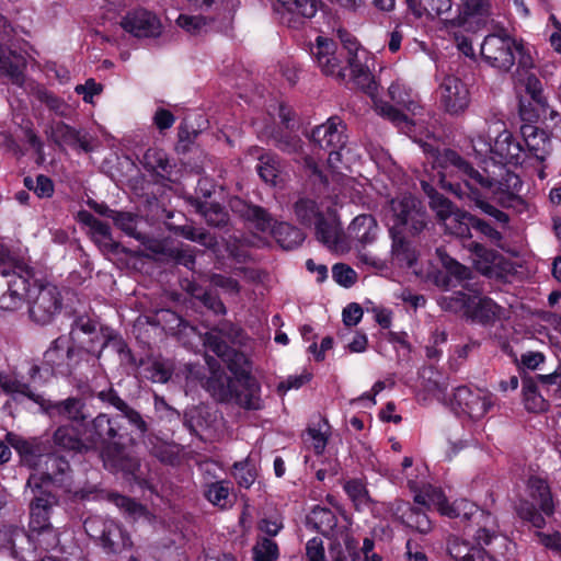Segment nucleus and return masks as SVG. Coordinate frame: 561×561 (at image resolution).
<instances>
[{
  "label": "nucleus",
  "mask_w": 561,
  "mask_h": 561,
  "mask_svg": "<svg viewBox=\"0 0 561 561\" xmlns=\"http://www.w3.org/2000/svg\"><path fill=\"white\" fill-rule=\"evenodd\" d=\"M416 504L435 507L442 515L449 518L472 520L479 529L474 538L479 546H486L485 551L490 561H516L515 545L506 537L497 536L494 531L495 518L489 512L480 510L466 499L456 500L449 504L443 491L431 484L419 488L415 481H409Z\"/></svg>",
  "instance_id": "1"
},
{
  "label": "nucleus",
  "mask_w": 561,
  "mask_h": 561,
  "mask_svg": "<svg viewBox=\"0 0 561 561\" xmlns=\"http://www.w3.org/2000/svg\"><path fill=\"white\" fill-rule=\"evenodd\" d=\"M33 277L31 270L23 263H15L12 272H0V308L13 311L22 307L25 298L30 305L31 318L41 324L48 323L60 309V298L56 286L51 284L30 286Z\"/></svg>",
  "instance_id": "2"
},
{
  "label": "nucleus",
  "mask_w": 561,
  "mask_h": 561,
  "mask_svg": "<svg viewBox=\"0 0 561 561\" xmlns=\"http://www.w3.org/2000/svg\"><path fill=\"white\" fill-rule=\"evenodd\" d=\"M311 55L323 75L353 81L368 94H375L377 85L367 64L368 53L357 42H348L343 49H339L332 39L318 36Z\"/></svg>",
  "instance_id": "3"
},
{
  "label": "nucleus",
  "mask_w": 561,
  "mask_h": 561,
  "mask_svg": "<svg viewBox=\"0 0 561 561\" xmlns=\"http://www.w3.org/2000/svg\"><path fill=\"white\" fill-rule=\"evenodd\" d=\"M90 432L85 437L89 449L102 445L101 456L106 467L129 473L138 468L139 462L131 448L133 439H128L129 445L122 442L123 436L117 435L106 414H99L93 420Z\"/></svg>",
  "instance_id": "4"
},
{
  "label": "nucleus",
  "mask_w": 561,
  "mask_h": 561,
  "mask_svg": "<svg viewBox=\"0 0 561 561\" xmlns=\"http://www.w3.org/2000/svg\"><path fill=\"white\" fill-rule=\"evenodd\" d=\"M474 152L497 163H519L522 146L501 121L484 122L472 135Z\"/></svg>",
  "instance_id": "5"
},
{
  "label": "nucleus",
  "mask_w": 561,
  "mask_h": 561,
  "mask_svg": "<svg viewBox=\"0 0 561 561\" xmlns=\"http://www.w3.org/2000/svg\"><path fill=\"white\" fill-rule=\"evenodd\" d=\"M480 54L486 65L504 72L511 70L516 59L524 69L535 66L529 48L506 32L485 36L480 47Z\"/></svg>",
  "instance_id": "6"
},
{
  "label": "nucleus",
  "mask_w": 561,
  "mask_h": 561,
  "mask_svg": "<svg viewBox=\"0 0 561 561\" xmlns=\"http://www.w3.org/2000/svg\"><path fill=\"white\" fill-rule=\"evenodd\" d=\"M228 376L220 368H211V375L206 382L207 390L218 401H233L245 409H257L259 397L255 381L244 371Z\"/></svg>",
  "instance_id": "7"
},
{
  "label": "nucleus",
  "mask_w": 561,
  "mask_h": 561,
  "mask_svg": "<svg viewBox=\"0 0 561 561\" xmlns=\"http://www.w3.org/2000/svg\"><path fill=\"white\" fill-rule=\"evenodd\" d=\"M297 219L306 225H314L316 237L319 242L335 252L347 249L336 214L327 209L321 211L319 206L310 199H300L295 205Z\"/></svg>",
  "instance_id": "8"
},
{
  "label": "nucleus",
  "mask_w": 561,
  "mask_h": 561,
  "mask_svg": "<svg viewBox=\"0 0 561 561\" xmlns=\"http://www.w3.org/2000/svg\"><path fill=\"white\" fill-rule=\"evenodd\" d=\"M450 161L458 169L459 175L462 179L463 184L468 187L469 192L465 193L468 198L474 202L476 206L480 208L484 214L493 217L496 221L502 224L508 222V216L494 207L493 205L485 202L489 195L494 193V186L496 181L491 179L485 171L480 172L473 169L467 161L460 158L457 153L450 152Z\"/></svg>",
  "instance_id": "9"
},
{
  "label": "nucleus",
  "mask_w": 561,
  "mask_h": 561,
  "mask_svg": "<svg viewBox=\"0 0 561 561\" xmlns=\"http://www.w3.org/2000/svg\"><path fill=\"white\" fill-rule=\"evenodd\" d=\"M450 161L458 169L459 175L462 179L463 184L468 187L469 192L465 193L468 198L474 202L476 206L480 208L484 214L493 217L496 221L502 224L508 222V216L494 207L493 205L485 202L489 195L494 193V186L496 181L491 179L485 171L480 172L473 169L467 161L460 158L457 153L450 152Z\"/></svg>",
  "instance_id": "10"
},
{
  "label": "nucleus",
  "mask_w": 561,
  "mask_h": 561,
  "mask_svg": "<svg viewBox=\"0 0 561 561\" xmlns=\"http://www.w3.org/2000/svg\"><path fill=\"white\" fill-rule=\"evenodd\" d=\"M34 500L30 506V538L37 539L44 549L55 548L58 542V534L49 523V512L57 504L56 496L50 491L32 488Z\"/></svg>",
  "instance_id": "11"
},
{
  "label": "nucleus",
  "mask_w": 561,
  "mask_h": 561,
  "mask_svg": "<svg viewBox=\"0 0 561 561\" xmlns=\"http://www.w3.org/2000/svg\"><path fill=\"white\" fill-rule=\"evenodd\" d=\"M425 217L420 202L408 194L392 198L383 209V218L390 233L402 232L404 229L420 232L426 225Z\"/></svg>",
  "instance_id": "12"
},
{
  "label": "nucleus",
  "mask_w": 561,
  "mask_h": 561,
  "mask_svg": "<svg viewBox=\"0 0 561 561\" xmlns=\"http://www.w3.org/2000/svg\"><path fill=\"white\" fill-rule=\"evenodd\" d=\"M443 308L461 312L468 318L488 322L495 318L500 311V307L492 299L480 295L477 289L467 288V291H458L451 296H445L440 299Z\"/></svg>",
  "instance_id": "13"
},
{
  "label": "nucleus",
  "mask_w": 561,
  "mask_h": 561,
  "mask_svg": "<svg viewBox=\"0 0 561 561\" xmlns=\"http://www.w3.org/2000/svg\"><path fill=\"white\" fill-rule=\"evenodd\" d=\"M344 130L345 126L342 121L339 117H331L312 131L311 140L319 151L314 153L316 157L306 158V167L323 182H328L329 180L328 175L323 174L322 164H320V160L322 159L320 151H327L333 148L343 149L345 145Z\"/></svg>",
  "instance_id": "14"
},
{
  "label": "nucleus",
  "mask_w": 561,
  "mask_h": 561,
  "mask_svg": "<svg viewBox=\"0 0 561 561\" xmlns=\"http://www.w3.org/2000/svg\"><path fill=\"white\" fill-rule=\"evenodd\" d=\"M527 492L533 502L522 503L518 507V514L523 519L540 528L543 526L545 519L537 512V508L546 515H551L554 510L550 486L543 478L533 476L528 479Z\"/></svg>",
  "instance_id": "15"
},
{
  "label": "nucleus",
  "mask_w": 561,
  "mask_h": 561,
  "mask_svg": "<svg viewBox=\"0 0 561 561\" xmlns=\"http://www.w3.org/2000/svg\"><path fill=\"white\" fill-rule=\"evenodd\" d=\"M247 215L261 231H270L277 243L286 250L298 247L305 239V234L298 228L287 222L273 224L270 215L259 206L249 207Z\"/></svg>",
  "instance_id": "16"
},
{
  "label": "nucleus",
  "mask_w": 561,
  "mask_h": 561,
  "mask_svg": "<svg viewBox=\"0 0 561 561\" xmlns=\"http://www.w3.org/2000/svg\"><path fill=\"white\" fill-rule=\"evenodd\" d=\"M454 409L473 421L481 420L494 405V397L482 389L458 387L454 393Z\"/></svg>",
  "instance_id": "17"
},
{
  "label": "nucleus",
  "mask_w": 561,
  "mask_h": 561,
  "mask_svg": "<svg viewBox=\"0 0 561 561\" xmlns=\"http://www.w3.org/2000/svg\"><path fill=\"white\" fill-rule=\"evenodd\" d=\"M440 105L450 114L463 112L470 102V93L466 83L456 76H445L437 88Z\"/></svg>",
  "instance_id": "18"
},
{
  "label": "nucleus",
  "mask_w": 561,
  "mask_h": 561,
  "mask_svg": "<svg viewBox=\"0 0 561 561\" xmlns=\"http://www.w3.org/2000/svg\"><path fill=\"white\" fill-rule=\"evenodd\" d=\"M84 528L90 536L100 538L104 547L113 552L131 546L128 535L113 520L101 522L96 518H90L85 520Z\"/></svg>",
  "instance_id": "19"
},
{
  "label": "nucleus",
  "mask_w": 561,
  "mask_h": 561,
  "mask_svg": "<svg viewBox=\"0 0 561 561\" xmlns=\"http://www.w3.org/2000/svg\"><path fill=\"white\" fill-rule=\"evenodd\" d=\"M122 27L136 37H158L162 33V23L152 12L138 9L127 13L122 22Z\"/></svg>",
  "instance_id": "20"
},
{
  "label": "nucleus",
  "mask_w": 561,
  "mask_h": 561,
  "mask_svg": "<svg viewBox=\"0 0 561 561\" xmlns=\"http://www.w3.org/2000/svg\"><path fill=\"white\" fill-rule=\"evenodd\" d=\"M493 11L494 0H463L457 23L467 30L477 31L488 23Z\"/></svg>",
  "instance_id": "21"
},
{
  "label": "nucleus",
  "mask_w": 561,
  "mask_h": 561,
  "mask_svg": "<svg viewBox=\"0 0 561 561\" xmlns=\"http://www.w3.org/2000/svg\"><path fill=\"white\" fill-rule=\"evenodd\" d=\"M239 331L225 324L221 329L211 330L205 335V345L226 363L240 360L242 355L234 353L228 342H236Z\"/></svg>",
  "instance_id": "22"
},
{
  "label": "nucleus",
  "mask_w": 561,
  "mask_h": 561,
  "mask_svg": "<svg viewBox=\"0 0 561 561\" xmlns=\"http://www.w3.org/2000/svg\"><path fill=\"white\" fill-rule=\"evenodd\" d=\"M276 3L283 19L291 26L313 18L320 5L319 0H276Z\"/></svg>",
  "instance_id": "23"
},
{
  "label": "nucleus",
  "mask_w": 561,
  "mask_h": 561,
  "mask_svg": "<svg viewBox=\"0 0 561 561\" xmlns=\"http://www.w3.org/2000/svg\"><path fill=\"white\" fill-rule=\"evenodd\" d=\"M522 135L529 157L539 162L546 161L552 152L551 136L533 125L523 126Z\"/></svg>",
  "instance_id": "24"
},
{
  "label": "nucleus",
  "mask_w": 561,
  "mask_h": 561,
  "mask_svg": "<svg viewBox=\"0 0 561 561\" xmlns=\"http://www.w3.org/2000/svg\"><path fill=\"white\" fill-rule=\"evenodd\" d=\"M347 233L348 237L357 243V248H365L377 239V221L371 215H358L348 226Z\"/></svg>",
  "instance_id": "25"
},
{
  "label": "nucleus",
  "mask_w": 561,
  "mask_h": 561,
  "mask_svg": "<svg viewBox=\"0 0 561 561\" xmlns=\"http://www.w3.org/2000/svg\"><path fill=\"white\" fill-rule=\"evenodd\" d=\"M73 354L69 340L66 336H59L44 353V364L53 371L64 373L62 368L70 366Z\"/></svg>",
  "instance_id": "26"
},
{
  "label": "nucleus",
  "mask_w": 561,
  "mask_h": 561,
  "mask_svg": "<svg viewBox=\"0 0 561 561\" xmlns=\"http://www.w3.org/2000/svg\"><path fill=\"white\" fill-rule=\"evenodd\" d=\"M0 388L14 400L27 398L37 403L42 409H46L45 399L41 394L33 392L30 386L21 381L14 373L0 371Z\"/></svg>",
  "instance_id": "27"
},
{
  "label": "nucleus",
  "mask_w": 561,
  "mask_h": 561,
  "mask_svg": "<svg viewBox=\"0 0 561 561\" xmlns=\"http://www.w3.org/2000/svg\"><path fill=\"white\" fill-rule=\"evenodd\" d=\"M44 458L47 471L41 477L37 473H32L27 480L28 488L42 489L47 486L48 483L57 480L58 474H64L69 470V463L64 458L54 455H47Z\"/></svg>",
  "instance_id": "28"
},
{
  "label": "nucleus",
  "mask_w": 561,
  "mask_h": 561,
  "mask_svg": "<svg viewBox=\"0 0 561 561\" xmlns=\"http://www.w3.org/2000/svg\"><path fill=\"white\" fill-rule=\"evenodd\" d=\"M336 516L325 507L317 506L308 515V524L324 536L337 537Z\"/></svg>",
  "instance_id": "29"
},
{
  "label": "nucleus",
  "mask_w": 561,
  "mask_h": 561,
  "mask_svg": "<svg viewBox=\"0 0 561 561\" xmlns=\"http://www.w3.org/2000/svg\"><path fill=\"white\" fill-rule=\"evenodd\" d=\"M476 545L469 541L453 538L448 543V552L455 561H483V546H479L474 539Z\"/></svg>",
  "instance_id": "30"
},
{
  "label": "nucleus",
  "mask_w": 561,
  "mask_h": 561,
  "mask_svg": "<svg viewBox=\"0 0 561 561\" xmlns=\"http://www.w3.org/2000/svg\"><path fill=\"white\" fill-rule=\"evenodd\" d=\"M375 108L378 114L391 121L403 133H405L410 137H416L413 128L416 127L419 122H416L413 118H409L405 114H402L399 110L394 108L393 106L382 101L375 102Z\"/></svg>",
  "instance_id": "31"
},
{
  "label": "nucleus",
  "mask_w": 561,
  "mask_h": 561,
  "mask_svg": "<svg viewBox=\"0 0 561 561\" xmlns=\"http://www.w3.org/2000/svg\"><path fill=\"white\" fill-rule=\"evenodd\" d=\"M468 249L472 254V261L477 270L484 275H489L492 272V267L500 262V255L495 251L489 250L480 243L471 242Z\"/></svg>",
  "instance_id": "32"
},
{
  "label": "nucleus",
  "mask_w": 561,
  "mask_h": 561,
  "mask_svg": "<svg viewBox=\"0 0 561 561\" xmlns=\"http://www.w3.org/2000/svg\"><path fill=\"white\" fill-rule=\"evenodd\" d=\"M400 233L398 231L390 233L392 237V260L401 267H412L417 257L416 251L400 237Z\"/></svg>",
  "instance_id": "33"
},
{
  "label": "nucleus",
  "mask_w": 561,
  "mask_h": 561,
  "mask_svg": "<svg viewBox=\"0 0 561 561\" xmlns=\"http://www.w3.org/2000/svg\"><path fill=\"white\" fill-rule=\"evenodd\" d=\"M437 254L442 265L444 266L447 273V279L444 283L445 287L456 286L455 283H460L469 278L470 270L468 267L450 257L446 252H444L440 249L437 250Z\"/></svg>",
  "instance_id": "34"
},
{
  "label": "nucleus",
  "mask_w": 561,
  "mask_h": 561,
  "mask_svg": "<svg viewBox=\"0 0 561 561\" xmlns=\"http://www.w3.org/2000/svg\"><path fill=\"white\" fill-rule=\"evenodd\" d=\"M390 99L398 105L404 107L412 116H416L422 107L419 105V101L412 95L410 89H407L400 81H394L388 89Z\"/></svg>",
  "instance_id": "35"
},
{
  "label": "nucleus",
  "mask_w": 561,
  "mask_h": 561,
  "mask_svg": "<svg viewBox=\"0 0 561 561\" xmlns=\"http://www.w3.org/2000/svg\"><path fill=\"white\" fill-rule=\"evenodd\" d=\"M55 443L69 450L82 451L88 450L89 445L87 438L79 437L77 428L72 425L60 426L54 435Z\"/></svg>",
  "instance_id": "36"
},
{
  "label": "nucleus",
  "mask_w": 561,
  "mask_h": 561,
  "mask_svg": "<svg viewBox=\"0 0 561 561\" xmlns=\"http://www.w3.org/2000/svg\"><path fill=\"white\" fill-rule=\"evenodd\" d=\"M471 219H473L472 215L458 209L442 225L447 233L459 238H467L470 236V227H472Z\"/></svg>",
  "instance_id": "37"
},
{
  "label": "nucleus",
  "mask_w": 561,
  "mask_h": 561,
  "mask_svg": "<svg viewBox=\"0 0 561 561\" xmlns=\"http://www.w3.org/2000/svg\"><path fill=\"white\" fill-rule=\"evenodd\" d=\"M8 439L26 465L31 467L37 465L36 458L42 457V455L39 454V447L35 440H27L13 434H9Z\"/></svg>",
  "instance_id": "38"
},
{
  "label": "nucleus",
  "mask_w": 561,
  "mask_h": 561,
  "mask_svg": "<svg viewBox=\"0 0 561 561\" xmlns=\"http://www.w3.org/2000/svg\"><path fill=\"white\" fill-rule=\"evenodd\" d=\"M25 67L24 58L10 54L9 56H0V71L9 77L11 81L18 85L24 82L23 69Z\"/></svg>",
  "instance_id": "39"
},
{
  "label": "nucleus",
  "mask_w": 561,
  "mask_h": 561,
  "mask_svg": "<svg viewBox=\"0 0 561 561\" xmlns=\"http://www.w3.org/2000/svg\"><path fill=\"white\" fill-rule=\"evenodd\" d=\"M252 151L253 153L259 154L260 163L257 164V171L261 179L271 185H276L278 178V162L275 157L270 153L261 154V150L259 148H254Z\"/></svg>",
  "instance_id": "40"
},
{
  "label": "nucleus",
  "mask_w": 561,
  "mask_h": 561,
  "mask_svg": "<svg viewBox=\"0 0 561 561\" xmlns=\"http://www.w3.org/2000/svg\"><path fill=\"white\" fill-rule=\"evenodd\" d=\"M210 23L211 20L203 15H191L183 13L180 14L176 19L178 26L191 35H199L204 32H207L210 27Z\"/></svg>",
  "instance_id": "41"
},
{
  "label": "nucleus",
  "mask_w": 561,
  "mask_h": 561,
  "mask_svg": "<svg viewBox=\"0 0 561 561\" xmlns=\"http://www.w3.org/2000/svg\"><path fill=\"white\" fill-rule=\"evenodd\" d=\"M142 162L148 170L161 176L168 172L170 167L165 152L154 148L148 149L146 151Z\"/></svg>",
  "instance_id": "42"
},
{
  "label": "nucleus",
  "mask_w": 561,
  "mask_h": 561,
  "mask_svg": "<svg viewBox=\"0 0 561 561\" xmlns=\"http://www.w3.org/2000/svg\"><path fill=\"white\" fill-rule=\"evenodd\" d=\"M424 190L428 194L431 208L436 213V216L442 224L458 210V208H455L453 204L439 193L433 192V190L427 191L426 185H424Z\"/></svg>",
  "instance_id": "43"
},
{
  "label": "nucleus",
  "mask_w": 561,
  "mask_h": 561,
  "mask_svg": "<svg viewBox=\"0 0 561 561\" xmlns=\"http://www.w3.org/2000/svg\"><path fill=\"white\" fill-rule=\"evenodd\" d=\"M344 490L354 503L356 510H364L369 506L370 499L365 485L359 480L347 481Z\"/></svg>",
  "instance_id": "44"
},
{
  "label": "nucleus",
  "mask_w": 561,
  "mask_h": 561,
  "mask_svg": "<svg viewBox=\"0 0 561 561\" xmlns=\"http://www.w3.org/2000/svg\"><path fill=\"white\" fill-rule=\"evenodd\" d=\"M253 558L255 561H276L278 558L276 542L268 538L259 539L253 547Z\"/></svg>",
  "instance_id": "45"
},
{
  "label": "nucleus",
  "mask_w": 561,
  "mask_h": 561,
  "mask_svg": "<svg viewBox=\"0 0 561 561\" xmlns=\"http://www.w3.org/2000/svg\"><path fill=\"white\" fill-rule=\"evenodd\" d=\"M402 518L407 526L422 534H427L432 529V523L428 516L419 508H409Z\"/></svg>",
  "instance_id": "46"
},
{
  "label": "nucleus",
  "mask_w": 561,
  "mask_h": 561,
  "mask_svg": "<svg viewBox=\"0 0 561 561\" xmlns=\"http://www.w3.org/2000/svg\"><path fill=\"white\" fill-rule=\"evenodd\" d=\"M45 411H50V409L56 410L59 414H62L70 420L83 419L81 412L82 403L78 399L69 398L64 402L56 403L54 405H50L45 401Z\"/></svg>",
  "instance_id": "47"
},
{
  "label": "nucleus",
  "mask_w": 561,
  "mask_h": 561,
  "mask_svg": "<svg viewBox=\"0 0 561 561\" xmlns=\"http://www.w3.org/2000/svg\"><path fill=\"white\" fill-rule=\"evenodd\" d=\"M525 90L539 110H546L549 107V102L543 93V87L541 81L535 77L529 76L525 82Z\"/></svg>",
  "instance_id": "48"
},
{
  "label": "nucleus",
  "mask_w": 561,
  "mask_h": 561,
  "mask_svg": "<svg viewBox=\"0 0 561 561\" xmlns=\"http://www.w3.org/2000/svg\"><path fill=\"white\" fill-rule=\"evenodd\" d=\"M173 371V364L170 360H153L148 367V378L153 382H167Z\"/></svg>",
  "instance_id": "49"
},
{
  "label": "nucleus",
  "mask_w": 561,
  "mask_h": 561,
  "mask_svg": "<svg viewBox=\"0 0 561 561\" xmlns=\"http://www.w3.org/2000/svg\"><path fill=\"white\" fill-rule=\"evenodd\" d=\"M108 217L112 218L115 225L125 231L128 236L134 238H139V233L137 232V221L136 217L129 213H119L115 210H111Z\"/></svg>",
  "instance_id": "50"
},
{
  "label": "nucleus",
  "mask_w": 561,
  "mask_h": 561,
  "mask_svg": "<svg viewBox=\"0 0 561 561\" xmlns=\"http://www.w3.org/2000/svg\"><path fill=\"white\" fill-rule=\"evenodd\" d=\"M206 497L211 504L225 508L230 504L229 488L222 482L213 483L206 491Z\"/></svg>",
  "instance_id": "51"
},
{
  "label": "nucleus",
  "mask_w": 561,
  "mask_h": 561,
  "mask_svg": "<svg viewBox=\"0 0 561 561\" xmlns=\"http://www.w3.org/2000/svg\"><path fill=\"white\" fill-rule=\"evenodd\" d=\"M524 402L526 409L530 412H541L547 409L546 400L534 385L524 386Z\"/></svg>",
  "instance_id": "52"
},
{
  "label": "nucleus",
  "mask_w": 561,
  "mask_h": 561,
  "mask_svg": "<svg viewBox=\"0 0 561 561\" xmlns=\"http://www.w3.org/2000/svg\"><path fill=\"white\" fill-rule=\"evenodd\" d=\"M112 501L116 507L134 519L145 514V507L129 497L114 495Z\"/></svg>",
  "instance_id": "53"
},
{
  "label": "nucleus",
  "mask_w": 561,
  "mask_h": 561,
  "mask_svg": "<svg viewBox=\"0 0 561 561\" xmlns=\"http://www.w3.org/2000/svg\"><path fill=\"white\" fill-rule=\"evenodd\" d=\"M18 537H24L22 530L12 526H4L0 529V549L9 550L11 556L16 558L18 553L14 549L15 539Z\"/></svg>",
  "instance_id": "54"
},
{
  "label": "nucleus",
  "mask_w": 561,
  "mask_h": 561,
  "mask_svg": "<svg viewBox=\"0 0 561 561\" xmlns=\"http://www.w3.org/2000/svg\"><path fill=\"white\" fill-rule=\"evenodd\" d=\"M311 377V373L304 369L300 374L288 376L285 380H282L277 386V390L279 393L284 394L289 390L299 389L309 382Z\"/></svg>",
  "instance_id": "55"
},
{
  "label": "nucleus",
  "mask_w": 561,
  "mask_h": 561,
  "mask_svg": "<svg viewBox=\"0 0 561 561\" xmlns=\"http://www.w3.org/2000/svg\"><path fill=\"white\" fill-rule=\"evenodd\" d=\"M344 151V146L343 149L333 148L325 151L328 152L327 169L332 173V175L342 174L343 170L348 168L347 163L343 161Z\"/></svg>",
  "instance_id": "56"
},
{
  "label": "nucleus",
  "mask_w": 561,
  "mask_h": 561,
  "mask_svg": "<svg viewBox=\"0 0 561 561\" xmlns=\"http://www.w3.org/2000/svg\"><path fill=\"white\" fill-rule=\"evenodd\" d=\"M332 277L339 285L351 287L356 282L357 274L345 264H335L332 268Z\"/></svg>",
  "instance_id": "57"
},
{
  "label": "nucleus",
  "mask_w": 561,
  "mask_h": 561,
  "mask_svg": "<svg viewBox=\"0 0 561 561\" xmlns=\"http://www.w3.org/2000/svg\"><path fill=\"white\" fill-rule=\"evenodd\" d=\"M92 237L101 245L104 247H111L112 245V238L110 228L106 224L92 218L90 220Z\"/></svg>",
  "instance_id": "58"
},
{
  "label": "nucleus",
  "mask_w": 561,
  "mask_h": 561,
  "mask_svg": "<svg viewBox=\"0 0 561 561\" xmlns=\"http://www.w3.org/2000/svg\"><path fill=\"white\" fill-rule=\"evenodd\" d=\"M233 476L239 485L249 488L255 480V470L248 462H239L233 466Z\"/></svg>",
  "instance_id": "59"
},
{
  "label": "nucleus",
  "mask_w": 561,
  "mask_h": 561,
  "mask_svg": "<svg viewBox=\"0 0 561 561\" xmlns=\"http://www.w3.org/2000/svg\"><path fill=\"white\" fill-rule=\"evenodd\" d=\"M75 91L82 95L84 102L92 104L93 96L101 94L103 87L101 83L95 82L94 79H88L84 84H78Z\"/></svg>",
  "instance_id": "60"
},
{
  "label": "nucleus",
  "mask_w": 561,
  "mask_h": 561,
  "mask_svg": "<svg viewBox=\"0 0 561 561\" xmlns=\"http://www.w3.org/2000/svg\"><path fill=\"white\" fill-rule=\"evenodd\" d=\"M308 436L310 438V445L313 450L317 454H321L324 450L328 442L327 431H323L322 426L319 428L310 427L308 430Z\"/></svg>",
  "instance_id": "61"
},
{
  "label": "nucleus",
  "mask_w": 561,
  "mask_h": 561,
  "mask_svg": "<svg viewBox=\"0 0 561 561\" xmlns=\"http://www.w3.org/2000/svg\"><path fill=\"white\" fill-rule=\"evenodd\" d=\"M306 554L308 561H325L322 539L314 537L307 542Z\"/></svg>",
  "instance_id": "62"
},
{
  "label": "nucleus",
  "mask_w": 561,
  "mask_h": 561,
  "mask_svg": "<svg viewBox=\"0 0 561 561\" xmlns=\"http://www.w3.org/2000/svg\"><path fill=\"white\" fill-rule=\"evenodd\" d=\"M471 226L479 230L481 233L490 238L492 241L499 243L502 240V234L500 231L491 227L488 222L477 218L473 216V219H471Z\"/></svg>",
  "instance_id": "63"
},
{
  "label": "nucleus",
  "mask_w": 561,
  "mask_h": 561,
  "mask_svg": "<svg viewBox=\"0 0 561 561\" xmlns=\"http://www.w3.org/2000/svg\"><path fill=\"white\" fill-rule=\"evenodd\" d=\"M363 317V310L357 304H351L343 310V322L347 327L356 325Z\"/></svg>",
  "instance_id": "64"
}]
</instances>
